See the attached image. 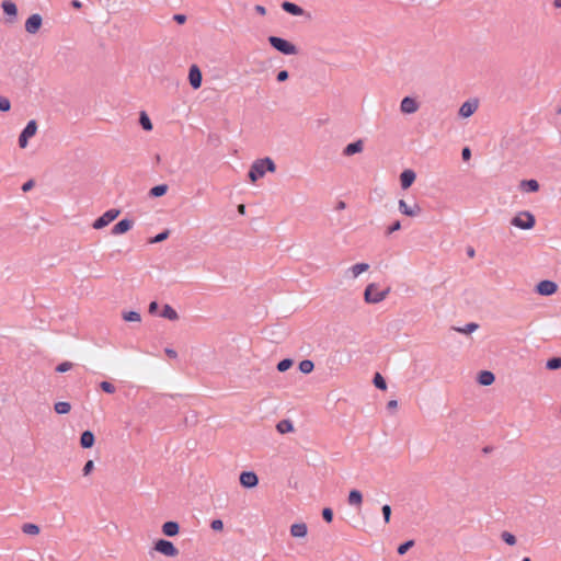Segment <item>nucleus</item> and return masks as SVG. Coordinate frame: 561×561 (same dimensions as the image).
<instances>
[{"label": "nucleus", "instance_id": "obj_1", "mask_svg": "<svg viewBox=\"0 0 561 561\" xmlns=\"http://www.w3.org/2000/svg\"><path fill=\"white\" fill-rule=\"evenodd\" d=\"M276 169L275 162L268 158H262L255 160L248 173V176L252 183L256 182L259 179L263 178L266 172H274Z\"/></svg>", "mask_w": 561, "mask_h": 561}, {"label": "nucleus", "instance_id": "obj_2", "mask_svg": "<svg viewBox=\"0 0 561 561\" xmlns=\"http://www.w3.org/2000/svg\"><path fill=\"white\" fill-rule=\"evenodd\" d=\"M268 43L274 49L287 56L295 55L298 51L291 42L283 37L272 35L268 37Z\"/></svg>", "mask_w": 561, "mask_h": 561}, {"label": "nucleus", "instance_id": "obj_3", "mask_svg": "<svg viewBox=\"0 0 561 561\" xmlns=\"http://www.w3.org/2000/svg\"><path fill=\"white\" fill-rule=\"evenodd\" d=\"M390 293V288L378 290L377 285L371 283L364 290V299L367 304H378L382 301Z\"/></svg>", "mask_w": 561, "mask_h": 561}, {"label": "nucleus", "instance_id": "obj_4", "mask_svg": "<svg viewBox=\"0 0 561 561\" xmlns=\"http://www.w3.org/2000/svg\"><path fill=\"white\" fill-rule=\"evenodd\" d=\"M511 224L516 228L528 230L534 228L536 218L530 211L525 210L513 217Z\"/></svg>", "mask_w": 561, "mask_h": 561}, {"label": "nucleus", "instance_id": "obj_5", "mask_svg": "<svg viewBox=\"0 0 561 561\" xmlns=\"http://www.w3.org/2000/svg\"><path fill=\"white\" fill-rule=\"evenodd\" d=\"M153 550L170 558H174L179 554V549L172 541L167 539H158L154 541Z\"/></svg>", "mask_w": 561, "mask_h": 561}, {"label": "nucleus", "instance_id": "obj_6", "mask_svg": "<svg viewBox=\"0 0 561 561\" xmlns=\"http://www.w3.org/2000/svg\"><path fill=\"white\" fill-rule=\"evenodd\" d=\"M121 210L119 209H108L103 215H101L99 218H96L92 225L94 229H102L106 227L108 224H111L113 220H115Z\"/></svg>", "mask_w": 561, "mask_h": 561}, {"label": "nucleus", "instance_id": "obj_7", "mask_svg": "<svg viewBox=\"0 0 561 561\" xmlns=\"http://www.w3.org/2000/svg\"><path fill=\"white\" fill-rule=\"evenodd\" d=\"M37 131V123L34 119L27 122L23 130L19 136V146L25 148L28 144V139L33 137Z\"/></svg>", "mask_w": 561, "mask_h": 561}, {"label": "nucleus", "instance_id": "obj_8", "mask_svg": "<svg viewBox=\"0 0 561 561\" xmlns=\"http://www.w3.org/2000/svg\"><path fill=\"white\" fill-rule=\"evenodd\" d=\"M239 481L243 488L252 489L259 484V477L254 471H242Z\"/></svg>", "mask_w": 561, "mask_h": 561}, {"label": "nucleus", "instance_id": "obj_9", "mask_svg": "<svg viewBox=\"0 0 561 561\" xmlns=\"http://www.w3.org/2000/svg\"><path fill=\"white\" fill-rule=\"evenodd\" d=\"M558 290L557 283L543 279L536 285V291L541 296H551Z\"/></svg>", "mask_w": 561, "mask_h": 561}, {"label": "nucleus", "instance_id": "obj_10", "mask_svg": "<svg viewBox=\"0 0 561 561\" xmlns=\"http://www.w3.org/2000/svg\"><path fill=\"white\" fill-rule=\"evenodd\" d=\"M398 207L400 213L408 217H416L422 213V208L419 204L414 203L413 205H409L404 199L399 201Z\"/></svg>", "mask_w": 561, "mask_h": 561}, {"label": "nucleus", "instance_id": "obj_11", "mask_svg": "<svg viewBox=\"0 0 561 561\" xmlns=\"http://www.w3.org/2000/svg\"><path fill=\"white\" fill-rule=\"evenodd\" d=\"M43 24L41 14L34 13L30 15L25 22V31L30 34H36Z\"/></svg>", "mask_w": 561, "mask_h": 561}, {"label": "nucleus", "instance_id": "obj_12", "mask_svg": "<svg viewBox=\"0 0 561 561\" xmlns=\"http://www.w3.org/2000/svg\"><path fill=\"white\" fill-rule=\"evenodd\" d=\"M188 81L194 90H197L202 85L203 76L197 65H192L188 69Z\"/></svg>", "mask_w": 561, "mask_h": 561}, {"label": "nucleus", "instance_id": "obj_13", "mask_svg": "<svg viewBox=\"0 0 561 561\" xmlns=\"http://www.w3.org/2000/svg\"><path fill=\"white\" fill-rule=\"evenodd\" d=\"M1 8L4 12V14L8 16L7 22L13 23L18 18V7L16 4L11 0H4L1 3Z\"/></svg>", "mask_w": 561, "mask_h": 561}, {"label": "nucleus", "instance_id": "obj_14", "mask_svg": "<svg viewBox=\"0 0 561 561\" xmlns=\"http://www.w3.org/2000/svg\"><path fill=\"white\" fill-rule=\"evenodd\" d=\"M419 103L411 96H404L400 103V110L404 114H413L417 111Z\"/></svg>", "mask_w": 561, "mask_h": 561}, {"label": "nucleus", "instance_id": "obj_15", "mask_svg": "<svg viewBox=\"0 0 561 561\" xmlns=\"http://www.w3.org/2000/svg\"><path fill=\"white\" fill-rule=\"evenodd\" d=\"M416 174L411 169H405L400 174V185L403 190H408L415 181Z\"/></svg>", "mask_w": 561, "mask_h": 561}, {"label": "nucleus", "instance_id": "obj_16", "mask_svg": "<svg viewBox=\"0 0 561 561\" xmlns=\"http://www.w3.org/2000/svg\"><path fill=\"white\" fill-rule=\"evenodd\" d=\"M133 225V220L124 218L113 226L112 233L115 236L126 233L131 229Z\"/></svg>", "mask_w": 561, "mask_h": 561}, {"label": "nucleus", "instance_id": "obj_17", "mask_svg": "<svg viewBox=\"0 0 561 561\" xmlns=\"http://www.w3.org/2000/svg\"><path fill=\"white\" fill-rule=\"evenodd\" d=\"M280 7L286 13L294 16H300L305 14V10L300 5L290 1H283Z\"/></svg>", "mask_w": 561, "mask_h": 561}, {"label": "nucleus", "instance_id": "obj_18", "mask_svg": "<svg viewBox=\"0 0 561 561\" xmlns=\"http://www.w3.org/2000/svg\"><path fill=\"white\" fill-rule=\"evenodd\" d=\"M478 108L477 101H466L459 108V116L467 118L470 117Z\"/></svg>", "mask_w": 561, "mask_h": 561}, {"label": "nucleus", "instance_id": "obj_19", "mask_svg": "<svg viewBox=\"0 0 561 561\" xmlns=\"http://www.w3.org/2000/svg\"><path fill=\"white\" fill-rule=\"evenodd\" d=\"M179 531H180V525L178 522L169 520L162 525V533L167 537H174L179 534Z\"/></svg>", "mask_w": 561, "mask_h": 561}, {"label": "nucleus", "instance_id": "obj_20", "mask_svg": "<svg viewBox=\"0 0 561 561\" xmlns=\"http://www.w3.org/2000/svg\"><path fill=\"white\" fill-rule=\"evenodd\" d=\"M363 149H364L363 141L362 140H356V141H353V142L348 144L343 149V154L346 156V157H350V156H353L355 153L362 152Z\"/></svg>", "mask_w": 561, "mask_h": 561}, {"label": "nucleus", "instance_id": "obj_21", "mask_svg": "<svg viewBox=\"0 0 561 561\" xmlns=\"http://www.w3.org/2000/svg\"><path fill=\"white\" fill-rule=\"evenodd\" d=\"M95 443V436L93 432L87 430L81 434L80 445L82 448L88 449L91 448Z\"/></svg>", "mask_w": 561, "mask_h": 561}, {"label": "nucleus", "instance_id": "obj_22", "mask_svg": "<svg viewBox=\"0 0 561 561\" xmlns=\"http://www.w3.org/2000/svg\"><path fill=\"white\" fill-rule=\"evenodd\" d=\"M308 528L305 523H295L290 526V535L296 538H304L307 536Z\"/></svg>", "mask_w": 561, "mask_h": 561}, {"label": "nucleus", "instance_id": "obj_23", "mask_svg": "<svg viewBox=\"0 0 561 561\" xmlns=\"http://www.w3.org/2000/svg\"><path fill=\"white\" fill-rule=\"evenodd\" d=\"M519 187L523 192L526 193H535L539 191V183L537 180L530 179V180H523L519 184Z\"/></svg>", "mask_w": 561, "mask_h": 561}, {"label": "nucleus", "instance_id": "obj_24", "mask_svg": "<svg viewBox=\"0 0 561 561\" xmlns=\"http://www.w3.org/2000/svg\"><path fill=\"white\" fill-rule=\"evenodd\" d=\"M495 376L490 370H481L478 375V382L482 386H490L494 382Z\"/></svg>", "mask_w": 561, "mask_h": 561}, {"label": "nucleus", "instance_id": "obj_25", "mask_svg": "<svg viewBox=\"0 0 561 561\" xmlns=\"http://www.w3.org/2000/svg\"><path fill=\"white\" fill-rule=\"evenodd\" d=\"M347 502L352 506H359L363 503V494L359 490L353 489L348 493Z\"/></svg>", "mask_w": 561, "mask_h": 561}, {"label": "nucleus", "instance_id": "obj_26", "mask_svg": "<svg viewBox=\"0 0 561 561\" xmlns=\"http://www.w3.org/2000/svg\"><path fill=\"white\" fill-rule=\"evenodd\" d=\"M369 268V264L368 263H357L353 266H351L347 272H351L352 273V277L353 278H356L358 277L362 273L368 271Z\"/></svg>", "mask_w": 561, "mask_h": 561}, {"label": "nucleus", "instance_id": "obj_27", "mask_svg": "<svg viewBox=\"0 0 561 561\" xmlns=\"http://www.w3.org/2000/svg\"><path fill=\"white\" fill-rule=\"evenodd\" d=\"M276 430L280 434L290 433L294 431V424L290 420H282L277 423Z\"/></svg>", "mask_w": 561, "mask_h": 561}, {"label": "nucleus", "instance_id": "obj_28", "mask_svg": "<svg viewBox=\"0 0 561 561\" xmlns=\"http://www.w3.org/2000/svg\"><path fill=\"white\" fill-rule=\"evenodd\" d=\"M161 317L165 318L168 320H171V321H175V320L179 319L178 312L170 305H164L163 306V309H162V312H161Z\"/></svg>", "mask_w": 561, "mask_h": 561}, {"label": "nucleus", "instance_id": "obj_29", "mask_svg": "<svg viewBox=\"0 0 561 561\" xmlns=\"http://www.w3.org/2000/svg\"><path fill=\"white\" fill-rule=\"evenodd\" d=\"M169 186L167 184H159L150 188V197H161L167 194Z\"/></svg>", "mask_w": 561, "mask_h": 561}, {"label": "nucleus", "instance_id": "obj_30", "mask_svg": "<svg viewBox=\"0 0 561 561\" xmlns=\"http://www.w3.org/2000/svg\"><path fill=\"white\" fill-rule=\"evenodd\" d=\"M54 410L57 414H67L71 410V404L66 401H58L55 403Z\"/></svg>", "mask_w": 561, "mask_h": 561}, {"label": "nucleus", "instance_id": "obj_31", "mask_svg": "<svg viewBox=\"0 0 561 561\" xmlns=\"http://www.w3.org/2000/svg\"><path fill=\"white\" fill-rule=\"evenodd\" d=\"M546 368L548 370H557L561 368V356H554L546 362Z\"/></svg>", "mask_w": 561, "mask_h": 561}, {"label": "nucleus", "instance_id": "obj_32", "mask_svg": "<svg viewBox=\"0 0 561 561\" xmlns=\"http://www.w3.org/2000/svg\"><path fill=\"white\" fill-rule=\"evenodd\" d=\"M139 124L146 131L152 130V123L146 112H141L139 116Z\"/></svg>", "mask_w": 561, "mask_h": 561}, {"label": "nucleus", "instance_id": "obj_33", "mask_svg": "<svg viewBox=\"0 0 561 561\" xmlns=\"http://www.w3.org/2000/svg\"><path fill=\"white\" fill-rule=\"evenodd\" d=\"M374 386L379 390H386L387 389V382L386 379L381 376V374L376 373L373 378Z\"/></svg>", "mask_w": 561, "mask_h": 561}, {"label": "nucleus", "instance_id": "obj_34", "mask_svg": "<svg viewBox=\"0 0 561 561\" xmlns=\"http://www.w3.org/2000/svg\"><path fill=\"white\" fill-rule=\"evenodd\" d=\"M123 319L127 322H139L141 320V316L137 311H126L123 312Z\"/></svg>", "mask_w": 561, "mask_h": 561}, {"label": "nucleus", "instance_id": "obj_35", "mask_svg": "<svg viewBox=\"0 0 561 561\" xmlns=\"http://www.w3.org/2000/svg\"><path fill=\"white\" fill-rule=\"evenodd\" d=\"M314 368V364L310 359H304L299 363V370L304 374H310Z\"/></svg>", "mask_w": 561, "mask_h": 561}, {"label": "nucleus", "instance_id": "obj_36", "mask_svg": "<svg viewBox=\"0 0 561 561\" xmlns=\"http://www.w3.org/2000/svg\"><path fill=\"white\" fill-rule=\"evenodd\" d=\"M39 530V527L33 523H26L22 526V531L26 535H37Z\"/></svg>", "mask_w": 561, "mask_h": 561}, {"label": "nucleus", "instance_id": "obj_37", "mask_svg": "<svg viewBox=\"0 0 561 561\" xmlns=\"http://www.w3.org/2000/svg\"><path fill=\"white\" fill-rule=\"evenodd\" d=\"M415 545V541L413 539L407 540L399 545L397 552L400 556L405 554L413 546Z\"/></svg>", "mask_w": 561, "mask_h": 561}, {"label": "nucleus", "instance_id": "obj_38", "mask_svg": "<svg viewBox=\"0 0 561 561\" xmlns=\"http://www.w3.org/2000/svg\"><path fill=\"white\" fill-rule=\"evenodd\" d=\"M169 234H170V231L168 229L159 232L158 234H156L154 237H152L150 240H149V243H159V242H162L164 240H167L169 238Z\"/></svg>", "mask_w": 561, "mask_h": 561}, {"label": "nucleus", "instance_id": "obj_39", "mask_svg": "<svg viewBox=\"0 0 561 561\" xmlns=\"http://www.w3.org/2000/svg\"><path fill=\"white\" fill-rule=\"evenodd\" d=\"M294 362L290 358H284L278 362L277 364V370L280 373H284L288 370L293 366Z\"/></svg>", "mask_w": 561, "mask_h": 561}, {"label": "nucleus", "instance_id": "obj_40", "mask_svg": "<svg viewBox=\"0 0 561 561\" xmlns=\"http://www.w3.org/2000/svg\"><path fill=\"white\" fill-rule=\"evenodd\" d=\"M479 325L476 322H469L462 328H457L456 330L460 333L469 334L474 332Z\"/></svg>", "mask_w": 561, "mask_h": 561}, {"label": "nucleus", "instance_id": "obj_41", "mask_svg": "<svg viewBox=\"0 0 561 561\" xmlns=\"http://www.w3.org/2000/svg\"><path fill=\"white\" fill-rule=\"evenodd\" d=\"M501 538L508 546H514L516 543V537L508 531H503L501 534Z\"/></svg>", "mask_w": 561, "mask_h": 561}, {"label": "nucleus", "instance_id": "obj_42", "mask_svg": "<svg viewBox=\"0 0 561 561\" xmlns=\"http://www.w3.org/2000/svg\"><path fill=\"white\" fill-rule=\"evenodd\" d=\"M99 386L104 392L110 393V394H112L116 391V387L113 383H111L110 381H101Z\"/></svg>", "mask_w": 561, "mask_h": 561}, {"label": "nucleus", "instance_id": "obj_43", "mask_svg": "<svg viewBox=\"0 0 561 561\" xmlns=\"http://www.w3.org/2000/svg\"><path fill=\"white\" fill-rule=\"evenodd\" d=\"M72 366H73V364L71 362H62L56 366L55 370L57 373L62 374V373L70 370L72 368Z\"/></svg>", "mask_w": 561, "mask_h": 561}, {"label": "nucleus", "instance_id": "obj_44", "mask_svg": "<svg viewBox=\"0 0 561 561\" xmlns=\"http://www.w3.org/2000/svg\"><path fill=\"white\" fill-rule=\"evenodd\" d=\"M381 512H382V516H383V522L385 524H389L390 522V517H391V507L390 505L388 504H385L382 507H381Z\"/></svg>", "mask_w": 561, "mask_h": 561}, {"label": "nucleus", "instance_id": "obj_45", "mask_svg": "<svg viewBox=\"0 0 561 561\" xmlns=\"http://www.w3.org/2000/svg\"><path fill=\"white\" fill-rule=\"evenodd\" d=\"M10 108H11L10 100L4 96H0V112H8V111H10Z\"/></svg>", "mask_w": 561, "mask_h": 561}, {"label": "nucleus", "instance_id": "obj_46", "mask_svg": "<svg viewBox=\"0 0 561 561\" xmlns=\"http://www.w3.org/2000/svg\"><path fill=\"white\" fill-rule=\"evenodd\" d=\"M322 518L327 522V523H331L333 520V511L332 508L330 507H324L322 510Z\"/></svg>", "mask_w": 561, "mask_h": 561}, {"label": "nucleus", "instance_id": "obj_47", "mask_svg": "<svg viewBox=\"0 0 561 561\" xmlns=\"http://www.w3.org/2000/svg\"><path fill=\"white\" fill-rule=\"evenodd\" d=\"M401 229V222L399 220H396L392 225H390L387 230H386V234L389 236L398 230Z\"/></svg>", "mask_w": 561, "mask_h": 561}, {"label": "nucleus", "instance_id": "obj_48", "mask_svg": "<svg viewBox=\"0 0 561 561\" xmlns=\"http://www.w3.org/2000/svg\"><path fill=\"white\" fill-rule=\"evenodd\" d=\"M94 469V462L93 460H88L84 466H83V469H82V473L83 476H89L92 470Z\"/></svg>", "mask_w": 561, "mask_h": 561}, {"label": "nucleus", "instance_id": "obj_49", "mask_svg": "<svg viewBox=\"0 0 561 561\" xmlns=\"http://www.w3.org/2000/svg\"><path fill=\"white\" fill-rule=\"evenodd\" d=\"M210 528L215 531H220L224 528V523L221 519H214L210 523Z\"/></svg>", "mask_w": 561, "mask_h": 561}, {"label": "nucleus", "instance_id": "obj_50", "mask_svg": "<svg viewBox=\"0 0 561 561\" xmlns=\"http://www.w3.org/2000/svg\"><path fill=\"white\" fill-rule=\"evenodd\" d=\"M288 77H289V73L287 70H280V71H278V73L276 76V80L278 82H284L288 79Z\"/></svg>", "mask_w": 561, "mask_h": 561}, {"label": "nucleus", "instance_id": "obj_51", "mask_svg": "<svg viewBox=\"0 0 561 561\" xmlns=\"http://www.w3.org/2000/svg\"><path fill=\"white\" fill-rule=\"evenodd\" d=\"M34 185H35L34 180H28V181H26V182L22 185V187H21V188H22V191H23L24 193H26V192L31 191V190L34 187Z\"/></svg>", "mask_w": 561, "mask_h": 561}, {"label": "nucleus", "instance_id": "obj_52", "mask_svg": "<svg viewBox=\"0 0 561 561\" xmlns=\"http://www.w3.org/2000/svg\"><path fill=\"white\" fill-rule=\"evenodd\" d=\"M186 19L187 18L185 14L178 13L173 15V20L179 24H184L186 22Z\"/></svg>", "mask_w": 561, "mask_h": 561}, {"label": "nucleus", "instance_id": "obj_53", "mask_svg": "<svg viewBox=\"0 0 561 561\" xmlns=\"http://www.w3.org/2000/svg\"><path fill=\"white\" fill-rule=\"evenodd\" d=\"M461 157L463 161H468L471 157V150L469 147H465L461 151Z\"/></svg>", "mask_w": 561, "mask_h": 561}, {"label": "nucleus", "instance_id": "obj_54", "mask_svg": "<svg viewBox=\"0 0 561 561\" xmlns=\"http://www.w3.org/2000/svg\"><path fill=\"white\" fill-rule=\"evenodd\" d=\"M158 309H159V305L157 301H151L149 304V307H148L149 313L154 314L158 311Z\"/></svg>", "mask_w": 561, "mask_h": 561}, {"label": "nucleus", "instance_id": "obj_55", "mask_svg": "<svg viewBox=\"0 0 561 561\" xmlns=\"http://www.w3.org/2000/svg\"><path fill=\"white\" fill-rule=\"evenodd\" d=\"M164 353H165V355H167L168 357H170V358H176V357H178V353H176V351H175V350H173V348H171V347H167V348L164 350Z\"/></svg>", "mask_w": 561, "mask_h": 561}, {"label": "nucleus", "instance_id": "obj_56", "mask_svg": "<svg viewBox=\"0 0 561 561\" xmlns=\"http://www.w3.org/2000/svg\"><path fill=\"white\" fill-rule=\"evenodd\" d=\"M255 12L259 13L260 15H265L266 9H265V7L257 4V5H255Z\"/></svg>", "mask_w": 561, "mask_h": 561}, {"label": "nucleus", "instance_id": "obj_57", "mask_svg": "<svg viewBox=\"0 0 561 561\" xmlns=\"http://www.w3.org/2000/svg\"><path fill=\"white\" fill-rule=\"evenodd\" d=\"M397 407H398V401H397V400H390V401L387 403V409H388V410L396 409Z\"/></svg>", "mask_w": 561, "mask_h": 561}, {"label": "nucleus", "instance_id": "obj_58", "mask_svg": "<svg viewBox=\"0 0 561 561\" xmlns=\"http://www.w3.org/2000/svg\"><path fill=\"white\" fill-rule=\"evenodd\" d=\"M71 7L75 8V9H81L82 8V2L80 0H72L70 2Z\"/></svg>", "mask_w": 561, "mask_h": 561}, {"label": "nucleus", "instance_id": "obj_59", "mask_svg": "<svg viewBox=\"0 0 561 561\" xmlns=\"http://www.w3.org/2000/svg\"><path fill=\"white\" fill-rule=\"evenodd\" d=\"M345 208H346V204H345V202H343V201H339V202H337V204H336V206H335V209H336V210H342V209H345Z\"/></svg>", "mask_w": 561, "mask_h": 561}, {"label": "nucleus", "instance_id": "obj_60", "mask_svg": "<svg viewBox=\"0 0 561 561\" xmlns=\"http://www.w3.org/2000/svg\"><path fill=\"white\" fill-rule=\"evenodd\" d=\"M238 211H239L240 214L244 215V213H245V206H244V205H242V204H241V205H239V206H238Z\"/></svg>", "mask_w": 561, "mask_h": 561}, {"label": "nucleus", "instance_id": "obj_61", "mask_svg": "<svg viewBox=\"0 0 561 561\" xmlns=\"http://www.w3.org/2000/svg\"><path fill=\"white\" fill-rule=\"evenodd\" d=\"M467 254H468V256L472 257L474 255V249L473 248H468L467 249Z\"/></svg>", "mask_w": 561, "mask_h": 561}, {"label": "nucleus", "instance_id": "obj_62", "mask_svg": "<svg viewBox=\"0 0 561 561\" xmlns=\"http://www.w3.org/2000/svg\"><path fill=\"white\" fill-rule=\"evenodd\" d=\"M553 5H554L556 8H561V0H554V1H553Z\"/></svg>", "mask_w": 561, "mask_h": 561}, {"label": "nucleus", "instance_id": "obj_63", "mask_svg": "<svg viewBox=\"0 0 561 561\" xmlns=\"http://www.w3.org/2000/svg\"><path fill=\"white\" fill-rule=\"evenodd\" d=\"M522 561H531V560H530V558L525 557V558H523V560H522Z\"/></svg>", "mask_w": 561, "mask_h": 561}, {"label": "nucleus", "instance_id": "obj_64", "mask_svg": "<svg viewBox=\"0 0 561 561\" xmlns=\"http://www.w3.org/2000/svg\"><path fill=\"white\" fill-rule=\"evenodd\" d=\"M557 113H558V114H561V107H560V108H558Z\"/></svg>", "mask_w": 561, "mask_h": 561}]
</instances>
